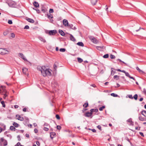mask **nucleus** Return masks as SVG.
Masks as SVG:
<instances>
[{"mask_svg":"<svg viewBox=\"0 0 146 146\" xmlns=\"http://www.w3.org/2000/svg\"><path fill=\"white\" fill-rule=\"evenodd\" d=\"M19 56L21 58H22L25 61H27V60L26 59V58L24 57V55L22 53H19Z\"/></svg>","mask_w":146,"mask_h":146,"instance_id":"10","label":"nucleus"},{"mask_svg":"<svg viewBox=\"0 0 146 146\" xmlns=\"http://www.w3.org/2000/svg\"><path fill=\"white\" fill-rule=\"evenodd\" d=\"M77 44L79 46H82V47L84 46V44L83 43V42H79L77 43Z\"/></svg>","mask_w":146,"mask_h":146,"instance_id":"24","label":"nucleus"},{"mask_svg":"<svg viewBox=\"0 0 146 146\" xmlns=\"http://www.w3.org/2000/svg\"><path fill=\"white\" fill-rule=\"evenodd\" d=\"M39 39L41 41L44 42H46V40L43 37H39Z\"/></svg>","mask_w":146,"mask_h":146,"instance_id":"29","label":"nucleus"},{"mask_svg":"<svg viewBox=\"0 0 146 146\" xmlns=\"http://www.w3.org/2000/svg\"><path fill=\"white\" fill-rule=\"evenodd\" d=\"M139 119L141 121H146V117H143L141 116H139Z\"/></svg>","mask_w":146,"mask_h":146,"instance_id":"16","label":"nucleus"},{"mask_svg":"<svg viewBox=\"0 0 146 146\" xmlns=\"http://www.w3.org/2000/svg\"><path fill=\"white\" fill-rule=\"evenodd\" d=\"M8 33V32L7 31L4 32L3 33V34L4 35L6 36L7 35Z\"/></svg>","mask_w":146,"mask_h":146,"instance_id":"47","label":"nucleus"},{"mask_svg":"<svg viewBox=\"0 0 146 146\" xmlns=\"http://www.w3.org/2000/svg\"><path fill=\"white\" fill-rule=\"evenodd\" d=\"M97 127L100 130L102 131L101 127L100 125H98L97 126Z\"/></svg>","mask_w":146,"mask_h":146,"instance_id":"43","label":"nucleus"},{"mask_svg":"<svg viewBox=\"0 0 146 146\" xmlns=\"http://www.w3.org/2000/svg\"><path fill=\"white\" fill-rule=\"evenodd\" d=\"M3 95H4V96L3 97V98H5L7 96V94L6 93H5L4 94H3Z\"/></svg>","mask_w":146,"mask_h":146,"instance_id":"51","label":"nucleus"},{"mask_svg":"<svg viewBox=\"0 0 146 146\" xmlns=\"http://www.w3.org/2000/svg\"><path fill=\"white\" fill-rule=\"evenodd\" d=\"M111 96H112L113 97H117L118 96V95H117L116 94H115V93H111Z\"/></svg>","mask_w":146,"mask_h":146,"instance_id":"37","label":"nucleus"},{"mask_svg":"<svg viewBox=\"0 0 146 146\" xmlns=\"http://www.w3.org/2000/svg\"><path fill=\"white\" fill-rule=\"evenodd\" d=\"M47 17H48V19L52 18H53V16L52 15L50 14L49 15L48 14Z\"/></svg>","mask_w":146,"mask_h":146,"instance_id":"31","label":"nucleus"},{"mask_svg":"<svg viewBox=\"0 0 146 146\" xmlns=\"http://www.w3.org/2000/svg\"><path fill=\"white\" fill-rule=\"evenodd\" d=\"M43 13H44L47 11V10L45 8H42L41 9Z\"/></svg>","mask_w":146,"mask_h":146,"instance_id":"36","label":"nucleus"},{"mask_svg":"<svg viewBox=\"0 0 146 146\" xmlns=\"http://www.w3.org/2000/svg\"><path fill=\"white\" fill-rule=\"evenodd\" d=\"M70 40L72 41H75L76 40V39L72 35H70Z\"/></svg>","mask_w":146,"mask_h":146,"instance_id":"20","label":"nucleus"},{"mask_svg":"<svg viewBox=\"0 0 146 146\" xmlns=\"http://www.w3.org/2000/svg\"><path fill=\"white\" fill-rule=\"evenodd\" d=\"M128 97L130 99H133V98L132 95H128Z\"/></svg>","mask_w":146,"mask_h":146,"instance_id":"49","label":"nucleus"},{"mask_svg":"<svg viewBox=\"0 0 146 146\" xmlns=\"http://www.w3.org/2000/svg\"><path fill=\"white\" fill-rule=\"evenodd\" d=\"M56 33L57 31L56 30H53L50 31L48 33L50 35H54L56 34Z\"/></svg>","mask_w":146,"mask_h":146,"instance_id":"8","label":"nucleus"},{"mask_svg":"<svg viewBox=\"0 0 146 146\" xmlns=\"http://www.w3.org/2000/svg\"><path fill=\"white\" fill-rule=\"evenodd\" d=\"M89 38L91 41L94 44H97L98 42V40L93 36H90Z\"/></svg>","mask_w":146,"mask_h":146,"instance_id":"3","label":"nucleus"},{"mask_svg":"<svg viewBox=\"0 0 146 146\" xmlns=\"http://www.w3.org/2000/svg\"><path fill=\"white\" fill-rule=\"evenodd\" d=\"M43 129H44V130L45 131H48V128H47V127H44V128Z\"/></svg>","mask_w":146,"mask_h":146,"instance_id":"58","label":"nucleus"},{"mask_svg":"<svg viewBox=\"0 0 146 146\" xmlns=\"http://www.w3.org/2000/svg\"><path fill=\"white\" fill-rule=\"evenodd\" d=\"M22 70L24 74H27L28 71V69L27 68H23Z\"/></svg>","mask_w":146,"mask_h":146,"instance_id":"19","label":"nucleus"},{"mask_svg":"<svg viewBox=\"0 0 146 146\" xmlns=\"http://www.w3.org/2000/svg\"><path fill=\"white\" fill-rule=\"evenodd\" d=\"M8 23L9 24H12L13 23L12 21L10 20H8Z\"/></svg>","mask_w":146,"mask_h":146,"instance_id":"45","label":"nucleus"},{"mask_svg":"<svg viewBox=\"0 0 146 146\" xmlns=\"http://www.w3.org/2000/svg\"><path fill=\"white\" fill-rule=\"evenodd\" d=\"M52 70L49 69H46L45 68L44 70L43 71L42 75L44 77L47 76H50L52 75L51 73Z\"/></svg>","mask_w":146,"mask_h":146,"instance_id":"1","label":"nucleus"},{"mask_svg":"<svg viewBox=\"0 0 146 146\" xmlns=\"http://www.w3.org/2000/svg\"><path fill=\"white\" fill-rule=\"evenodd\" d=\"M2 89V90L3 91V94H4L5 93L7 92L6 90L5 89V87L4 86H1V87Z\"/></svg>","mask_w":146,"mask_h":146,"instance_id":"14","label":"nucleus"},{"mask_svg":"<svg viewBox=\"0 0 146 146\" xmlns=\"http://www.w3.org/2000/svg\"><path fill=\"white\" fill-rule=\"evenodd\" d=\"M19 107V106L18 105H15L14 106V107L15 108H18Z\"/></svg>","mask_w":146,"mask_h":146,"instance_id":"64","label":"nucleus"},{"mask_svg":"<svg viewBox=\"0 0 146 146\" xmlns=\"http://www.w3.org/2000/svg\"><path fill=\"white\" fill-rule=\"evenodd\" d=\"M33 5L34 6L36 7H39V5L38 2L35 1L33 3Z\"/></svg>","mask_w":146,"mask_h":146,"instance_id":"22","label":"nucleus"},{"mask_svg":"<svg viewBox=\"0 0 146 146\" xmlns=\"http://www.w3.org/2000/svg\"><path fill=\"white\" fill-rule=\"evenodd\" d=\"M92 114L91 112H87L84 114V116L86 117H89L92 116Z\"/></svg>","mask_w":146,"mask_h":146,"instance_id":"11","label":"nucleus"},{"mask_svg":"<svg viewBox=\"0 0 146 146\" xmlns=\"http://www.w3.org/2000/svg\"><path fill=\"white\" fill-rule=\"evenodd\" d=\"M90 112L92 114L93 112L97 113L98 111V110L97 109H92L90 110Z\"/></svg>","mask_w":146,"mask_h":146,"instance_id":"15","label":"nucleus"},{"mask_svg":"<svg viewBox=\"0 0 146 146\" xmlns=\"http://www.w3.org/2000/svg\"><path fill=\"white\" fill-rule=\"evenodd\" d=\"M66 50V49L65 48H61L60 49V52H65Z\"/></svg>","mask_w":146,"mask_h":146,"instance_id":"40","label":"nucleus"},{"mask_svg":"<svg viewBox=\"0 0 146 146\" xmlns=\"http://www.w3.org/2000/svg\"><path fill=\"white\" fill-rule=\"evenodd\" d=\"M29 121L28 119H27L26 120H25L23 122L24 124L25 125H27V122H28Z\"/></svg>","mask_w":146,"mask_h":146,"instance_id":"34","label":"nucleus"},{"mask_svg":"<svg viewBox=\"0 0 146 146\" xmlns=\"http://www.w3.org/2000/svg\"><path fill=\"white\" fill-rule=\"evenodd\" d=\"M119 76L117 75H115L113 76V78L114 79H116L118 80L119 79Z\"/></svg>","mask_w":146,"mask_h":146,"instance_id":"39","label":"nucleus"},{"mask_svg":"<svg viewBox=\"0 0 146 146\" xmlns=\"http://www.w3.org/2000/svg\"><path fill=\"white\" fill-rule=\"evenodd\" d=\"M105 108V106H103L102 107H100L99 108V110L100 111H102L103 110V109Z\"/></svg>","mask_w":146,"mask_h":146,"instance_id":"35","label":"nucleus"},{"mask_svg":"<svg viewBox=\"0 0 146 146\" xmlns=\"http://www.w3.org/2000/svg\"><path fill=\"white\" fill-rule=\"evenodd\" d=\"M26 20L30 23H33L34 22V21L32 19L30 18H26Z\"/></svg>","mask_w":146,"mask_h":146,"instance_id":"17","label":"nucleus"},{"mask_svg":"<svg viewBox=\"0 0 146 146\" xmlns=\"http://www.w3.org/2000/svg\"><path fill=\"white\" fill-rule=\"evenodd\" d=\"M139 134L142 137H144V135H143V133L142 132H139Z\"/></svg>","mask_w":146,"mask_h":146,"instance_id":"57","label":"nucleus"},{"mask_svg":"<svg viewBox=\"0 0 146 146\" xmlns=\"http://www.w3.org/2000/svg\"><path fill=\"white\" fill-rule=\"evenodd\" d=\"M97 1V0H91V2L92 5H95L96 4Z\"/></svg>","mask_w":146,"mask_h":146,"instance_id":"21","label":"nucleus"},{"mask_svg":"<svg viewBox=\"0 0 146 146\" xmlns=\"http://www.w3.org/2000/svg\"><path fill=\"white\" fill-rule=\"evenodd\" d=\"M34 132L35 133H37L38 132V131L37 129H35L34 130Z\"/></svg>","mask_w":146,"mask_h":146,"instance_id":"61","label":"nucleus"},{"mask_svg":"<svg viewBox=\"0 0 146 146\" xmlns=\"http://www.w3.org/2000/svg\"><path fill=\"white\" fill-rule=\"evenodd\" d=\"M88 106V104L87 101L83 104V106L85 108L87 107Z\"/></svg>","mask_w":146,"mask_h":146,"instance_id":"27","label":"nucleus"},{"mask_svg":"<svg viewBox=\"0 0 146 146\" xmlns=\"http://www.w3.org/2000/svg\"><path fill=\"white\" fill-rule=\"evenodd\" d=\"M1 104H2V106L3 107L5 108V105L4 101H2L1 102Z\"/></svg>","mask_w":146,"mask_h":146,"instance_id":"42","label":"nucleus"},{"mask_svg":"<svg viewBox=\"0 0 146 146\" xmlns=\"http://www.w3.org/2000/svg\"><path fill=\"white\" fill-rule=\"evenodd\" d=\"M77 59L78 62L79 63H81L83 61L82 59L80 58H78Z\"/></svg>","mask_w":146,"mask_h":146,"instance_id":"32","label":"nucleus"},{"mask_svg":"<svg viewBox=\"0 0 146 146\" xmlns=\"http://www.w3.org/2000/svg\"><path fill=\"white\" fill-rule=\"evenodd\" d=\"M53 67H54V70H56V68H57V66L55 64H54V65Z\"/></svg>","mask_w":146,"mask_h":146,"instance_id":"56","label":"nucleus"},{"mask_svg":"<svg viewBox=\"0 0 146 146\" xmlns=\"http://www.w3.org/2000/svg\"><path fill=\"white\" fill-rule=\"evenodd\" d=\"M6 129V126L3 124L0 123V133L3 131H4Z\"/></svg>","mask_w":146,"mask_h":146,"instance_id":"5","label":"nucleus"},{"mask_svg":"<svg viewBox=\"0 0 146 146\" xmlns=\"http://www.w3.org/2000/svg\"><path fill=\"white\" fill-rule=\"evenodd\" d=\"M10 129L11 130H14V131H15L16 130L15 127L13 126H11L10 127Z\"/></svg>","mask_w":146,"mask_h":146,"instance_id":"28","label":"nucleus"},{"mask_svg":"<svg viewBox=\"0 0 146 146\" xmlns=\"http://www.w3.org/2000/svg\"><path fill=\"white\" fill-rule=\"evenodd\" d=\"M110 58L112 59H114L115 58V56L114 55H112V54L110 55Z\"/></svg>","mask_w":146,"mask_h":146,"instance_id":"41","label":"nucleus"},{"mask_svg":"<svg viewBox=\"0 0 146 146\" xmlns=\"http://www.w3.org/2000/svg\"><path fill=\"white\" fill-rule=\"evenodd\" d=\"M17 138H18V140L19 141H20L21 140V139L20 138V136L19 135H18L17 136Z\"/></svg>","mask_w":146,"mask_h":146,"instance_id":"62","label":"nucleus"},{"mask_svg":"<svg viewBox=\"0 0 146 146\" xmlns=\"http://www.w3.org/2000/svg\"><path fill=\"white\" fill-rule=\"evenodd\" d=\"M45 66H38L37 67V70L41 71L42 75L43 74V71L44 70V69H45Z\"/></svg>","mask_w":146,"mask_h":146,"instance_id":"4","label":"nucleus"},{"mask_svg":"<svg viewBox=\"0 0 146 146\" xmlns=\"http://www.w3.org/2000/svg\"><path fill=\"white\" fill-rule=\"evenodd\" d=\"M103 47L102 46H97V49L99 50H100Z\"/></svg>","mask_w":146,"mask_h":146,"instance_id":"44","label":"nucleus"},{"mask_svg":"<svg viewBox=\"0 0 146 146\" xmlns=\"http://www.w3.org/2000/svg\"><path fill=\"white\" fill-rule=\"evenodd\" d=\"M61 127L59 125H57V129L58 130H60L61 129Z\"/></svg>","mask_w":146,"mask_h":146,"instance_id":"55","label":"nucleus"},{"mask_svg":"<svg viewBox=\"0 0 146 146\" xmlns=\"http://www.w3.org/2000/svg\"><path fill=\"white\" fill-rule=\"evenodd\" d=\"M114 69L113 68H111V75H113L115 72V71L113 70Z\"/></svg>","mask_w":146,"mask_h":146,"instance_id":"30","label":"nucleus"},{"mask_svg":"<svg viewBox=\"0 0 146 146\" xmlns=\"http://www.w3.org/2000/svg\"><path fill=\"white\" fill-rule=\"evenodd\" d=\"M3 95H4V96L3 97V98H5L7 96V94L6 93H5L4 94H3Z\"/></svg>","mask_w":146,"mask_h":146,"instance_id":"52","label":"nucleus"},{"mask_svg":"<svg viewBox=\"0 0 146 146\" xmlns=\"http://www.w3.org/2000/svg\"><path fill=\"white\" fill-rule=\"evenodd\" d=\"M13 125L15 126V127H18L19 125L18 124L15 122H14L13 124Z\"/></svg>","mask_w":146,"mask_h":146,"instance_id":"25","label":"nucleus"},{"mask_svg":"<svg viewBox=\"0 0 146 146\" xmlns=\"http://www.w3.org/2000/svg\"><path fill=\"white\" fill-rule=\"evenodd\" d=\"M143 93L146 95V90L145 88L143 89Z\"/></svg>","mask_w":146,"mask_h":146,"instance_id":"54","label":"nucleus"},{"mask_svg":"<svg viewBox=\"0 0 146 146\" xmlns=\"http://www.w3.org/2000/svg\"><path fill=\"white\" fill-rule=\"evenodd\" d=\"M137 97H138V95L137 94H135L134 96L133 97V98H134V99L135 100H137Z\"/></svg>","mask_w":146,"mask_h":146,"instance_id":"33","label":"nucleus"},{"mask_svg":"<svg viewBox=\"0 0 146 146\" xmlns=\"http://www.w3.org/2000/svg\"><path fill=\"white\" fill-rule=\"evenodd\" d=\"M11 37L13 38H14L15 37V35L14 33H11Z\"/></svg>","mask_w":146,"mask_h":146,"instance_id":"60","label":"nucleus"},{"mask_svg":"<svg viewBox=\"0 0 146 146\" xmlns=\"http://www.w3.org/2000/svg\"><path fill=\"white\" fill-rule=\"evenodd\" d=\"M103 57L104 58H107L109 57V54H106L104 55Z\"/></svg>","mask_w":146,"mask_h":146,"instance_id":"38","label":"nucleus"},{"mask_svg":"<svg viewBox=\"0 0 146 146\" xmlns=\"http://www.w3.org/2000/svg\"><path fill=\"white\" fill-rule=\"evenodd\" d=\"M91 130L93 132H96V130L94 129H91Z\"/></svg>","mask_w":146,"mask_h":146,"instance_id":"63","label":"nucleus"},{"mask_svg":"<svg viewBox=\"0 0 146 146\" xmlns=\"http://www.w3.org/2000/svg\"><path fill=\"white\" fill-rule=\"evenodd\" d=\"M63 24L65 26L68 27V26L69 24L67 20L64 19L63 20Z\"/></svg>","mask_w":146,"mask_h":146,"instance_id":"7","label":"nucleus"},{"mask_svg":"<svg viewBox=\"0 0 146 146\" xmlns=\"http://www.w3.org/2000/svg\"><path fill=\"white\" fill-rule=\"evenodd\" d=\"M17 146H23V145H21V143L19 142H18L17 144Z\"/></svg>","mask_w":146,"mask_h":146,"instance_id":"53","label":"nucleus"},{"mask_svg":"<svg viewBox=\"0 0 146 146\" xmlns=\"http://www.w3.org/2000/svg\"><path fill=\"white\" fill-rule=\"evenodd\" d=\"M59 33L61 35L63 36H64L65 35L64 32L62 30L60 29L59 30Z\"/></svg>","mask_w":146,"mask_h":146,"instance_id":"18","label":"nucleus"},{"mask_svg":"<svg viewBox=\"0 0 146 146\" xmlns=\"http://www.w3.org/2000/svg\"><path fill=\"white\" fill-rule=\"evenodd\" d=\"M50 137L51 139L52 140L53 138L55 137L56 135V134L55 132H52L50 133Z\"/></svg>","mask_w":146,"mask_h":146,"instance_id":"6","label":"nucleus"},{"mask_svg":"<svg viewBox=\"0 0 146 146\" xmlns=\"http://www.w3.org/2000/svg\"><path fill=\"white\" fill-rule=\"evenodd\" d=\"M136 69L139 72H141L143 73H144V72L143 71L141 70L138 66L136 67Z\"/></svg>","mask_w":146,"mask_h":146,"instance_id":"26","label":"nucleus"},{"mask_svg":"<svg viewBox=\"0 0 146 146\" xmlns=\"http://www.w3.org/2000/svg\"><path fill=\"white\" fill-rule=\"evenodd\" d=\"M54 12V10L53 9H50L49 11V12L50 13H53Z\"/></svg>","mask_w":146,"mask_h":146,"instance_id":"48","label":"nucleus"},{"mask_svg":"<svg viewBox=\"0 0 146 146\" xmlns=\"http://www.w3.org/2000/svg\"><path fill=\"white\" fill-rule=\"evenodd\" d=\"M141 114L143 115L145 118H146V111L145 110H143L141 111Z\"/></svg>","mask_w":146,"mask_h":146,"instance_id":"23","label":"nucleus"},{"mask_svg":"<svg viewBox=\"0 0 146 146\" xmlns=\"http://www.w3.org/2000/svg\"><path fill=\"white\" fill-rule=\"evenodd\" d=\"M29 29V27L28 25H26L24 27L25 29Z\"/></svg>","mask_w":146,"mask_h":146,"instance_id":"59","label":"nucleus"},{"mask_svg":"<svg viewBox=\"0 0 146 146\" xmlns=\"http://www.w3.org/2000/svg\"><path fill=\"white\" fill-rule=\"evenodd\" d=\"M127 122L129 123V125H133V122L132 120V119L131 118H130L127 120Z\"/></svg>","mask_w":146,"mask_h":146,"instance_id":"13","label":"nucleus"},{"mask_svg":"<svg viewBox=\"0 0 146 146\" xmlns=\"http://www.w3.org/2000/svg\"><path fill=\"white\" fill-rule=\"evenodd\" d=\"M56 117L58 119H60V117L59 115L58 114H56Z\"/></svg>","mask_w":146,"mask_h":146,"instance_id":"46","label":"nucleus"},{"mask_svg":"<svg viewBox=\"0 0 146 146\" xmlns=\"http://www.w3.org/2000/svg\"><path fill=\"white\" fill-rule=\"evenodd\" d=\"M69 28L73 30H76V28L72 24H69L68 26Z\"/></svg>","mask_w":146,"mask_h":146,"instance_id":"12","label":"nucleus"},{"mask_svg":"<svg viewBox=\"0 0 146 146\" xmlns=\"http://www.w3.org/2000/svg\"><path fill=\"white\" fill-rule=\"evenodd\" d=\"M125 75L126 76H127L129 78L130 77V75L127 72H126V73H125Z\"/></svg>","mask_w":146,"mask_h":146,"instance_id":"50","label":"nucleus"},{"mask_svg":"<svg viewBox=\"0 0 146 146\" xmlns=\"http://www.w3.org/2000/svg\"><path fill=\"white\" fill-rule=\"evenodd\" d=\"M16 117L17 119L21 121H23L24 120L23 118L20 115H17Z\"/></svg>","mask_w":146,"mask_h":146,"instance_id":"9","label":"nucleus"},{"mask_svg":"<svg viewBox=\"0 0 146 146\" xmlns=\"http://www.w3.org/2000/svg\"><path fill=\"white\" fill-rule=\"evenodd\" d=\"M9 51L7 50L6 48H0V54L4 55L7 54Z\"/></svg>","mask_w":146,"mask_h":146,"instance_id":"2","label":"nucleus"}]
</instances>
